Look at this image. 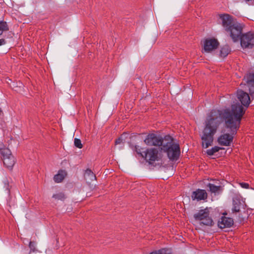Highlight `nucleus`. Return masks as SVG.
I'll list each match as a JSON object with an SVG mask.
<instances>
[{"instance_id": "obj_1", "label": "nucleus", "mask_w": 254, "mask_h": 254, "mask_svg": "<svg viewBox=\"0 0 254 254\" xmlns=\"http://www.w3.org/2000/svg\"><path fill=\"white\" fill-rule=\"evenodd\" d=\"M245 112L244 107L239 104L232 105L231 110L211 111L207 116L201 136L202 147L206 148L212 144L214 135L220 125L219 118L225 122V127L229 133L221 135L218 138V142L221 145L229 146L237 133Z\"/></svg>"}, {"instance_id": "obj_2", "label": "nucleus", "mask_w": 254, "mask_h": 254, "mask_svg": "<svg viewBox=\"0 0 254 254\" xmlns=\"http://www.w3.org/2000/svg\"><path fill=\"white\" fill-rule=\"evenodd\" d=\"M144 142L148 146H161V150L167 153L171 160H176L179 157V145L173 142V138L170 135H166L162 138L160 136L151 133L147 135Z\"/></svg>"}, {"instance_id": "obj_3", "label": "nucleus", "mask_w": 254, "mask_h": 254, "mask_svg": "<svg viewBox=\"0 0 254 254\" xmlns=\"http://www.w3.org/2000/svg\"><path fill=\"white\" fill-rule=\"evenodd\" d=\"M135 150L137 154L144 158L146 162H148L150 164H153L155 161L161 160L162 157L161 149L159 150L158 148H148L145 151L142 152V148L141 147L139 146H135Z\"/></svg>"}, {"instance_id": "obj_4", "label": "nucleus", "mask_w": 254, "mask_h": 254, "mask_svg": "<svg viewBox=\"0 0 254 254\" xmlns=\"http://www.w3.org/2000/svg\"><path fill=\"white\" fill-rule=\"evenodd\" d=\"M193 217L195 220L199 222L200 225L211 226L214 224L208 208L199 210L194 214Z\"/></svg>"}, {"instance_id": "obj_5", "label": "nucleus", "mask_w": 254, "mask_h": 254, "mask_svg": "<svg viewBox=\"0 0 254 254\" xmlns=\"http://www.w3.org/2000/svg\"><path fill=\"white\" fill-rule=\"evenodd\" d=\"M243 26L238 22H235L226 32L228 33L234 42L238 41L241 37Z\"/></svg>"}, {"instance_id": "obj_6", "label": "nucleus", "mask_w": 254, "mask_h": 254, "mask_svg": "<svg viewBox=\"0 0 254 254\" xmlns=\"http://www.w3.org/2000/svg\"><path fill=\"white\" fill-rule=\"evenodd\" d=\"M241 45L243 48H252L254 46V33L248 32L243 34L241 38Z\"/></svg>"}, {"instance_id": "obj_7", "label": "nucleus", "mask_w": 254, "mask_h": 254, "mask_svg": "<svg viewBox=\"0 0 254 254\" xmlns=\"http://www.w3.org/2000/svg\"><path fill=\"white\" fill-rule=\"evenodd\" d=\"M2 157L4 165L8 169H11L15 163L14 157L9 149H4L2 151Z\"/></svg>"}, {"instance_id": "obj_8", "label": "nucleus", "mask_w": 254, "mask_h": 254, "mask_svg": "<svg viewBox=\"0 0 254 254\" xmlns=\"http://www.w3.org/2000/svg\"><path fill=\"white\" fill-rule=\"evenodd\" d=\"M219 22L226 31L235 22L233 21L232 16L228 14H220L219 15Z\"/></svg>"}, {"instance_id": "obj_9", "label": "nucleus", "mask_w": 254, "mask_h": 254, "mask_svg": "<svg viewBox=\"0 0 254 254\" xmlns=\"http://www.w3.org/2000/svg\"><path fill=\"white\" fill-rule=\"evenodd\" d=\"M219 45V42L214 38H208L204 40L203 43V51L205 53H210L216 49Z\"/></svg>"}, {"instance_id": "obj_10", "label": "nucleus", "mask_w": 254, "mask_h": 254, "mask_svg": "<svg viewBox=\"0 0 254 254\" xmlns=\"http://www.w3.org/2000/svg\"><path fill=\"white\" fill-rule=\"evenodd\" d=\"M237 98L241 104L245 107H248L250 103V97L249 95L243 90L237 91Z\"/></svg>"}, {"instance_id": "obj_11", "label": "nucleus", "mask_w": 254, "mask_h": 254, "mask_svg": "<svg viewBox=\"0 0 254 254\" xmlns=\"http://www.w3.org/2000/svg\"><path fill=\"white\" fill-rule=\"evenodd\" d=\"M191 196L193 200L198 201L206 199L207 197V194L205 190L197 189L192 192Z\"/></svg>"}, {"instance_id": "obj_12", "label": "nucleus", "mask_w": 254, "mask_h": 254, "mask_svg": "<svg viewBox=\"0 0 254 254\" xmlns=\"http://www.w3.org/2000/svg\"><path fill=\"white\" fill-rule=\"evenodd\" d=\"M234 221L232 218L222 216L218 222V226L221 229L229 228L233 225Z\"/></svg>"}, {"instance_id": "obj_13", "label": "nucleus", "mask_w": 254, "mask_h": 254, "mask_svg": "<svg viewBox=\"0 0 254 254\" xmlns=\"http://www.w3.org/2000/svg\"><path fill=\"white\" fill-rule=\"evenodd\" d=\"M243 205V201L240 196H236L233 198V207L232 208V213L238 212L240 211L241 207Z\"/></svg>"}, {"instance_id": "obj_14", "label": "nucleus", "mask_w": 254, "mask_h": 254, "mask_svg": "<svg viewBox=\"0 0 254 254\" xmlns=\"http://www.w3.org/2000/svg\"><path fill=\"white\" fill-rule=\"evenodd\" d=\"M66 176V172L64 170H60L58 173L54 177V180L56 183H59L62 182Z\"/></svg>"}, {"instance_id": "obj_15", "label": "nucleus", "mask_w": 254, "mask_h": 254, "mask_svg": "<svg viewBox=\"0 0 254 254\" xmlns=\"http://www.w3.org/2000/svg\"><path fill=\"white\" fill-rule=\"evenodd\" d=\"M84 177L87 182L88 183H90V182L93 181L96 179L95 175L91 171V170L89 169H87L85 171Z\"/></svg>"}, {"instance_id": "obj_16", "label": "nucleus", "mask_w": 254, "mask_h": 254, "mask_svg": "<svg viewBox=\"0 0 254 254\" xmlns=\"http://www.w3.org/2000/svg\"><path fill=\"white\" fill-rule=\"evenodd\" d=\"M207 187L209 188L210 191L212 193H216L218 192L221 189L220 186H215L210 183L207 185Z\"/></svg>"}, {"instance_id": "obj_17", "label": "nucleus", "mask_w": 254, "mask_h": 254, "mask_svg": "<svg viewBox=\"0 0 254 254\" xmlns=\"http://www.w3.org/2000/svg\"><path fill=\"white\" fill-rule=\"evenodd\" d=\"M230 52V49L228 46H223L220 50V56L222 57H226Z\"/></svg>"}, {"instance_id": "obj_18", "label": "nucleus", "mask_w": 254, "mask_h": 254, "mask_svg": "<svg viewBox=\"0 0 254 254\" xmlns=\"http://www.w3.org/2000/svg\"><path fill=\"white\" fill-rule=\"evenodd\" d=\"M8 30L7 23L3 21H0V35H1L3 31Z\"/></svg>"}, {"instance_id": "obj_19", "label": "nucleus", "mask_w": 254, "mask_h": 254, "mask_svg": "<svg viewBox=\"0 0 254 254\" xmlns=\"http://www.w3.org/2000/svg\"><path fill=\"white\" fill-rule=\"evenodd\" d=\"M221 149L218 146H214L211 149H208L206 151L207 154L209 156H212L215 153L218 152Z\"/></svg>"}, {"instance_id": "obj_20", "label": "nucleus", "mask_w": 254, "mask_h": 254, "mask_svg": "<svg viewBox=\"0 0 254 254\" xmlns=\"http://www.w3.org/2000/svg\"><path fill=\"white\" fill-rule=\"evenodd\" d=\"M53 197L56 200H64L65 197L64 194L62 192H60L57 194H54Z\"/></svg>"}, {"instance_id": "obj_21", "label": "nucleus", "mask_w": 254, "mask_h": 254, "mask_svg": "<svg viewBox=\"0 0 254 254\" xmlns=\"http://www.w3.org/2000/svg\"><path fill=\"white\" fill-rule=\"evenodd\" d=\"M74 144L76 147L79 149L82 148L83 146L80 139L76 138H74Z\"/></svg>"}, {"instance_id": "obj_22", "label": "nucleus", "mask_w": 254, "mask_h": 254, "mask_svg": "<svg viewBox=\"0 0 254 254\" xmlns=\"http://www.w3.org/2000/svg\"><path fill=\"white\" fill-rule=\"evenodd\" d=\"M171 252V250L167 249H162L157 251V253L158 254H170Z\"/></svg>"}, {"instance_id": "obj_23", "label": "nucleus", "mask_w": 254, "mask_h": 254, "mask_svg": "<svg viewBox=\"0 0 254 254\" xmlns=\"http://www.w3.org/2000/svg\"><path fill=\"white\" fill-rule=\"evenodd\" d=\"M246 82L249 86L254 87V79H250L248 77H247Z\"/></svg>"}, {"instance_id": "obj_24", "label": "nucleus", "mask_w": 254, "mask_h": 254, "mask_svg": "<svg viewBox=\"0 0 254 254\" xmlns=\"http://www.w3.org/2000/svg\"><path fill=\"white\" fill-rule=\"evenodd\" d=\"M35 246H36V243L35 242H31V241L29 242V247L30 249H31V250L34 251L35 249Z\"/></svg>"}, {"instance_id": "obj_25", "label": "nucleus", "mask_w": 254, "mask_h": 254, "mask_svg": "<svg viewBox=\"0 0 254 254\" xmlns=\"http://www.w3.org/2000/svg\"><path fill=\"white\" fill-rule=\"evenodd\" d=\"M240 186L244 189H249V184L246 183H239Z\"/></svg>"}, {"instance_id": "obj_26", "label": "nucleus", "mask_w": 254, "mask_h": 254, "mask_svg": "<svg viewBox=\"0 0 254 254\" xmlns=\"http://www.w3.org/2000/svg\"><path fill=\"white\" fill-rule=\"evenodd\" d=\"M123 144H124L123 139H122V137H120L119 138H118L117 139H116V140L115 141L116 145H118V144H122L123 145Z\"/></svg>"}, {"instance_id": "obj_27", "label": "nucleus", "mask_w": 254, "mask_h": 254, "mask_svg": "<svg viewBox=\"0 0 254 254\" xmlns=\"http://www.w3.org/2000/svg\"><path fill=\"white\" fill-rule=\"evenodd\" d=\"M4 149H9L8 148L5 147L3 144L0 142V153L2 155V151Z\"/></svg>"}, {"instance_id": "obj_28", "label": "nucleus", "mask_w": 254, "mask_h": 254, "mask_svg": "<svg viewBox=\"0 0 254 254\" xmlns=\"http://www.w3.org/2000/svg\"><path fill=\"white\" fill-rule=\"evenodd\" d=\"M6 44V41L4 39H0V46Z\"/></svg>"}, {"instance_id": "obj_29", "label": "nucleus", "mask_w": 254, "mask_h": 254, "mask_svg": "<svg viewBox=\"0 0 254 254\" xmlns=\"http://www.w3.org/2000/svg\"><path fill=\"white\" fill-rule=\"evenodd\" d=\"M5 188H6V189L7 190V193H9V189L8 188V184H5Z\"/></svg>"}, {"instance_id": "obj_30", "label": "nucleus", "mask_w": 254, "mask_h": 254, "mask_svg": "<svg viewBox=\"0 0 254 254\" xmlns=\"http://www.w3.org/2000/svg\"><path fill=\"white\" fill-rule=\"evenodd\" d=\"M249 90H250V93L252 94L254 92V90L253 91V89H251L250 87V89H249Z\"/></svg>"}, {"instance_id": "obj_31", "label": "nucleus", "mask_w": 254, "mask_h": 254, "mask_svg": "<svg viewBox=\"0 0 254 254\" xmlns=\"http://www.w3.org/2000/svg\"><path fill=\"white\" fill-rule=\"evenodd\" d=\"M150 254H158V253H157V251H155L150 253Z\"/></svg>"}]
</instances>
